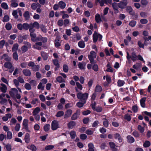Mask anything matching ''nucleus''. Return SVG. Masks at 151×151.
I'll use <instances>...</instances> for the list:
<instances>
[{"label":"nucleus","instance_id":"obj_1","mask_svg":"<svg viewBox=\"0 0 151 151\" xmlns=\"http://www.w3.org/2000/svg\"><path fill=\"white\" fill-rule=\"evenodd\" d=\"M30 35L31 37V40L33 42H36L35 44L32 46V47L38 50L42 49L41 46L42 45V43L47 42V39L46 37H43L41 36L36 37V34L34 33H30Z\"/></svg>","mask_w":151,"mask_h":151},{"label":"nucleus","instance_id":"obj_2","mask_svg":"<svg viewBox=\"0 0 151 151\" xmlns=\"http://www.w3.org/2000/svg\"><path fill=\"white\" fill-rule=\"evenodd\" d=\"M88 96V94L87 93H83L82 92L78 93L77 95V98L81 100V101L84 102V103L86 102Z\"/></svg>","mask_w":151,"mask_h":151},{"label":"nucleus","instance_id":"obj_3","mask_svg":"<svg viewBox=\"0 0 151 151\" xmlns=\"http://www.w3.org/2000/svg\"><path fill=\"white\" fill-rule=\"evenodd\" d=\"M96 56V52L93 51H91L90 52V54L88 55V58L91 64H94L96 63L94 61V59L95 58Z\"/></svg>","mask_w":151,"mask_h":151},{"label":"nucleus","instance_id":"obj_4","mask_svg":"<svg viewBox=\"0 0 151 151\" xmlns=\"http://www.w3.org/2000/svg\"><path fill=\"white\" fill-rule=\"evenodd\" d=\"M4 67L9 69V72L12 73L14 70V68L12 64L10 62L5 63L4 64Z\"/></svg>","mask_w":151,"mask_h":151},{"label":"nucleus","instance_id":"obj_5","mask_svg":"<svg viewBox=\"0 0 151 151\" xmlns=\"http://www.w3.org/2000/svg\"><path fill=\"white\" fill-rule=\"evenodd\" d=\"M127 58L128 60H129L130 58H131L133 61H135L137 60V56L135 52H132L131 56H130L128 52H127Z\"/></svg>","mask_w":151,"mask_h":151},{"label":"nucleus","instance_id":"obj_6","mask_svg":"<svg viewBox=\"0 0 151 151\" xmlns=\"http://www.w3.org/2000/svg\"><path fill=\"white\" fill-rule=\"evenodd\" d=\"M60 127L58 121L54 120L52 122L51 129L52 130H55Z\"/></svg>","mask_w":151,"mask_h":151},{"label":"nucleus","instance_id":"obj_7","mask_svg":"<svg viewBox=\"0 0 151 151\" xmlns=\"http://www.w3.org/2000/svg\"><path fill=\"white\" fill-rule=\"evenodd\" d=\"M128 1L127 0H123V1H121L118 4V6L119 7L123 9L127 5Z\"/></svg>","mask_w":151,"mask_h":151},{"label":"nucleus","instance_id":"obj_8","mask_svg":"<svg viewBox=\"0 0 151 151\" xmlns=\"http://www.w3.org/2000/svg\"><path fill=\"white\" fill-rule=\"evenodd\" d=\"M73 113L72 111L70 109H69L67 110L65 112L64 115V119H66L70 117L71 115Z\"/></svg>","mask_w":151,"mask_h":151},{"label":"nucleus","instance_id":"obj_9","mask_svg":"<svg viewBox=\"0 0 151 151\" xmlns=\"http://www.w3.org/2000/svg\"><path fill=\"white\" fill-rule=\"evenodd\" d=\"M126 10L131 15H135V12L133 11L132 8L130 6H126Z\"/></svg>","mask_w":151,"mask_h":151},{"label":"nucleus","instance_id":"obj_10","mask_svg":"<svg viewBox=\"0 0 151 151\" xmlns=\"http://www.w3.org/2000/svg\"><path fill=\"white\" fill-rule=\"evenodd\" d=\"M17 93H18V91L15 88H12L9 92L10 96L13 98H15V95Z\"/></svg>","mask_w":151,"mask_h":151},{"label":"nucleus","instance_id":"obj_11","mask_svg":"<svg viewBox=\"0 0 151 151\" xmlns=\"http://www.w3.org/2000/svg\"><path fill=\"white\" fill-rule=\"evenodd\" d=\"M1 59H4L6 61L8 62H10L11 60V58L6 54H4L1 56Z\"/></svg>","mask_w":151,"mask_h":151},{"label":"nucleus","instance_id":"obj_12","mask_svg":"<svg viewBox=\"0 0 151 151\" xmlns=\"http://www.w3.org/2000/svg\"><path fill=\"white\" fill-rule=\"evenodd\" d=\"M28 120L27 119H24L22 123V125L23 126V128L26 130H27L28 129Z\"/></svg>","mask_w":151,"mask_h":151},{"label":"nucleus","instance_id":"obj_13","mask_svg":"<svg viewBox=\"0 0 151 151\" xmlns=\"http://www.w3.org/2000/svg\"><path fill=\"white\" fill-rule=\"evenodd\" d=\"M109 145L112 150L113 151H116L117 150V146L115 145L114 143L110 142L109 143Z\"/></svg>","mask_w":151,"mask_h":151},{"label":"nucleus","instance_id":"obj_14","mask_svg":"<svg viewBox=\"0 0 151 151\" xmlns=\"http://www.w3.org/2000/svg\"><path fill=\"white\" fill-rule=\"evenodd\" d=\"M11 3L10 6L12 7H16L18 5L17 0H12L11 1Z\"/></svg>","mask_w":151,"mask_h":151},{"label":"nucleus","instance_id":"obj_15","mask_svg":"<svg viewBox=\"0 0 151 151\" xmlns=\"http://www.w3.org/2000/svg\"><path fill=\"white\" fill-rule=\"evenodd\" d=\"M113 8L114 10V12L115 14L119 12V11L118 9V4L116 3H114L112 4Z\"/></svg>","mask_w":151,"mask_h":151},{"label":"nucleus","instance_id":"obj_16","mask_svg":"<svg viewBox=\"0 0 151 151\" xmlns=\"http://www.w3.org/2000/svg\"><path fill=\"white\" fill-rule=\"evenodd\" d=\"M98 35L99 34L96 31L94 32L93 35V42H97L98 39Z\"/></svg>","mask_w":151,"mask_h":151},{"label":"nucleus","instance_id":"obj_17","mask_svg":"<svg viewBox=\"0 0 151 151\" xmlns=\"http://www.w3.org/2000/svg\"><path fill=\"white\" fill-rule=\"evenodd\" d=\"M22 72L24 75L26 76H29L31 74L30 71L28 69L24 70Z\"/></svg>","mask_w":151,"mask_h":151},{"label":"nucleus","instance_id":"obj_18","mask_svg":"<svg viewBox=\"0 0 151 151\" xmlns=\"http://www.w3.org/2000/svg\"><path fill=\"white\" fill-rule=\"evenodd\" d=\"M41 55L44 60H47L48 57V55L46 53L43 51H41Z\"/></svg>","mask_w":151,"mask_h":151},{"label":"nucleus","instance_id":"obj_19","mask_svg":"<svg viewBox=\"0 0 151 151\" xmlns=\"http://www.w3.org/2000/svg\"><path fill=\"white\" fill-rule=\"evenodd\" d=\"M24 139L25 142L27 143H28L30 141V135L29 133H27L25 134Z\"/></svg>","mask_w":151,"mask_h":151},{"label":"nucleus","instance_id":"obj_20","mask_svg":"<svg viewBox=\"0 0 151 151\" xmlns=\"http://www.w3.org/2000/svg\"><path fill=\"white\" fill-rule=\"evenodd\" d=\"M38 6L40 7L41 6V5L39 4H36V3H33L31 5L32 9L34 10H35Z\"/></svg>","mask_w":151,"mask_h":151},{"label":"nucleus","instance_id":"obj_21","mask_svg":"<svg viewBox=\"0 0 151 151\" xmlns=\"http://www.w3.org/2000/svg\"><path fill=\"white\" fill-rule=\"evenodd\" d=\"M1 87L0 88V90L3 92L5 93L7 90V88L6 86L3 84H1Z\"/></svg>","mask_w":151,"mask_h":151},{"label":"nucleus","instance_id":"obj_22","mask_svg":"<svg viewBox=\"0 0 151 151\" xmlns=\"http://www.w3.org/2000/svg\"><path fill=\"white\" fill-rule=\"evenodd\" d=\"M76 125V123L74 121H71L67 125L69 129H72Z\"/></svg>","mask_w":151,"mask_h":151},{"label":"nucleus","instance_id":"obj_23","mask_svg":"<svg viewBox=\"0 0 151 151\" xmlns=\"http://www.w3.org/2000/svg\"><path fill=\"white\" fill-rule=\"evenodd\" d=\"M95 19L97 23H99L101 21L100 15L99 14H96L95 16Z\"/></svg>","mask_w":151,"mask_h":151},{"label":"nucleus","instance_id":"obj_24","mask_svg":"<svg viewBox=\"0 0 151 151\" xmlns=\"http://www.w3.org/2000/svg\"><path fill=\"white\" fill-rule=\"evenodd\" d=\"M86 64L84 62H80L78 64V68L81 69H83L84 68Z\"/></svg>","mask_w":151,"mask_h":151},{"label":"nucleus","instance_id":"obj_25","mask_svg":"<svg viewBox=\"0 0 151 151\" xmlns=\"http://www.w3.org/2000/svg\"><path fill=\"white\" fill-rule=\"evenodd\" d=\"M128 140V142L131 143L134 142V138L131 136L129 135L127 137Z\"/></svg>","mask_w":151,"mask_h":151},{"label":"nucleus","instance_id":"obj_26","mask_svg":"<svg viewBox=\"0 0 151 151\" xmlns=\"http://www.w3.org/2000/svg\"><path fill=\"white\" fill-rule=\"evenodd\" d=\"M40 111V109L39 107H37L33 111L32 114L33 115H36L38 114Z\"/></svg>","mask_w":151,"mask_h":151},{"label":"nucleus","instance_id":"obj_27","mask_svg":"<svg viewBox=\"0 0 151 151\" xmlns=\"http://www.w3.org/2000/svg\"><path fill=\"white\" fill-rule=\"evenodd\" d=\"M88 151H94V146L93 144L92 143H90L88 144Z\"/></svg>","mask_w":151,"mask_h":151},{"label":"nucleus","instance_id":"obj_28","mask_svg":"<svg viewBox=\"0 0 151 151\" xmlns=\"http://www.w3.org/2000/svg\"><path fill=\"white\" fill-rule=\"evenodd\" d=\"M23 16L25 20H27L29 19L30 17L29 12L28 11H26L24 14Z\"/></svg>","mask_w":151,"mask_h":151},{"label":"nucleus","instance_id":"obj_29","mask_svg":"<svg viewBox=\"0 0 151 151\" xmlns=\"http://www.w3.org/2000/svg\"><path fill=\"white\" fill-rule=\"evenodd\" d=\"M125 83L124 81L119 80L117 82V86L119 87H121L123 86Z\"/></svg>","mask_w":151,"mask_h":151},{"label":"nucleus","instance_id":"obj_30","mask_svg":"<svg viewBox=\"0 0 151 151\" xmlns=\"http://www.w3.org/2000/svg\"><path fill=\"white\" fill-rule=\"evenodd\" d=\"M146 98H143L141 99L140 100V103L142 107H145V103L146 101Z\"/></svg>","mask_w":151,"mask_h":151},{"label":"nucleus","instance_id":"obj_31","mask_svg":"<svg viewBox=\"0 0 151 151\" xmlns=\"http://www.w3.org/2000/svg\"><path fill=\"white\" fill-rule=\"evenodd\" d=\"M19 47V45L17 43L14 44L12 48V51L13 52H16L17 50Z\"/></svg>","mask_w":151,"mask_h":151},{"label":"nucleus","instance_id":"obj_32","mask_svg":"<svg viewBox=\"0 0 151 151\" xmlns=\"http://www.w3.org/2000/svg\"><path fill=\"white\" fill-rule=\"evenodd\" d=\"M59 5L61 9H64L66 6L65 3L63 1H61L59 2Z\"/></svg>","mask_w":151,"mask_h":151},{"label":"nucleus","instance_id":"obj_33","mask_svg":"<svg viewBox=\"0 0 151 151\" xmlns=\"http://www.w3.org/2000/svg\"><path fill=\"white\" fill-rule=\"evenodd\" d=\"M1 6L3 9L7 10L9 9V7L7 4L5 2H3L1 4Z\"/></svg>","mask_w":151,"mask_h":151},{"label":"nucleus","instance_id":"obj_34","mask_svg":"<svg viewBox=\"0 0 151 151\" xmlns=\"http://www.w3.org/2000/svg\"><path fill=\"white\" fill-rule=\"evenodd\" d=\"M40 66L38 65H35L32 68V70L34 71H37L39 70Z\"/></svg>","mask_w":151,"mask_h":151},{"label":"nucleus","instance_id":"obj_35","mask_svg":"<svg viewBox=\"0 0 151 151\" xmlns=\"http://www.w3.org/2000/svg\"><path fill=\"white\" fill-rule=\"evenodd\" d=\"M141 67V64L139 63H137L136 64L134 65L133 66V68L136 70H139Z\"/></svg>","mask_w":151,"mask_h":151},{"label":"nucleus","instance_id":"obj_36","mask_svg":"<svg viewBox=\"0 0 151 151\" xmlns=\"http://www.w3.org/2000/svg\"><path fill=\"white\" fill-rule=\"evenodd\" d=\"M78 45L80 48H84L85 47V45L84 41H81L78 42Z\"/></svg>","mask_w":151,"mask_h":151},{"label":"nucleus","instance_id":"obj_37","mask_svg":"<svg viewBox=\"0 0 151 151\" xmlns=\"http://www.w3.org/2000/svg\"><path fill=\"white\" fill-rule=\"evenodd\" d=\"M5 27L7 30H10L12 29V25L10 23H6Z\"/></svg>","mask_w":151,"mask_h":151},{"label":"nucleus","instance_id":"obj_38","mask_svg":"<svg viewBox=\"0 0 151 151\" xmlns=\"http://www.w3.org/2000/svg\"><path fill=\"white\" fill-rule=\"evenodd\" d=\"M64 112L62 111H58L56 115V116L57 117H60L63 116L64 114Z\"/></svg>","mask_w":151,"mask_h":151},{"label":"nucleus","instance_id":"obj_39","mask_svg":"<svg viewBox=\"0 0 151 151\" xmlns=\"http://www.w3.org/2000/svg\"><path fill=\"white\" fill-rule=\"evenodd\" d=\"M86 103H84V102H78L76 103V105L79 108H81Z\"/></svg>","mask_w":151,"mask_h":151},{"label":"nucleus","instance_id":"obj_40","mask_svg":"<svg viewBox=\"0 0 151 151\" xmlns=\"http://www.w3.org/2000/svg\"><path fill=\"white\" fill-rule=\"evenodd\" d=\"M56 80L58 82L60 83L65 82V80L63 79L62 77L60 76L56 78Z\"/></svg>","mask_w":151,"mask_h":151},{"label":"nucleus","instance_id":"obj_41","mask_svg":"<svg viewBox=\"0 0 151 151\" xmlns=\"http://www.w3.org/2000/svg\"><path fill=\"white\" fill-rule=\"evenodd\" d=\"M44 130L45 132L48 131L50 128V125L49 124H46L44 127Z\"/></svg>","mask_w":151,"mask_h":151},{"label":"nucleus","instance_id":"obj_42","mask_svg":"<svg viewBox=\"0 0 151 151\" xmlns=\"http://www.w3.org/2000/svg\"><path fill=\"white\" fill-rule=\"evenodd\" d=\"M136 23V21L132 20L129 22V25L132 27H134L135 26Z\"/></svg>","mask_w":151,"mask_h":151},{"label":"nucleus","instance_id":"obj_43","mask_svg":"<svg viewBox=\"0 0 151 151\" xmlns=\"http://www.w3.org/2000/svg\"><path fill=\"white\" fill-rule=\"evenodd\" d=\"M28 48L25 45L22 46L21 48L22 53H24L26 52L28 50Z\"/></svg>","mask_w":151,"mask_h":151},{"label":"nucleus","instance_id":"obj_44","mask_svg":"<svg viewBox=\"0 0 151 151\" xmlns=\"http://www.w3.org/2000/svg\"><path fill=\"white\" fill-rule=\"evenodd\" d=\"M95 91L96 92H101L102 91L101 87L99 85H97L95 88Z\"/></svg>","mask_w":151,"mask_h":151},{"label":"nucleus","instance_id":"obj_45","mask_svg":"<svg viewBox=\"0 0 151 151\" xmlns=\"http://www.w3.org/2000/svg\"><path fill=\"white\" fill-rule=\"evenodd\" d=\"M137 129L141 133H143L145 130L144 128L142 127L140 125H138V126Z\"/></svg>","mask_w":151,"mask_h":151},{"label":"nucleus","instance_id":"obj_46","mask_svg":"<svg viewBox=\"0 0 151 151\" xmlns=\"http://www.w3.org/2000/svg\"><path fill=\"white\" fill-rule=\"evenodd\" d=\"M70 135L72 139L74 138L76 136V133L74 131H72L70 133Z\"/></svg>","mask_w":151,"mask_h":151},{"label":"nucleus","instance_id":"obj_47","mask_svg":"<svg viewBox=\"0 0 151 151\" xmlns=\"http://www.w3.org/2000/svg\"><path fill=\"white\" fill-rule=\"evenodd\" d=\"M24 88L27 90H30L31 89V87L30 84L26 83L24 85Z\"/></svg>","mask_w":151,"mask_h":151},{"label":"nucleus","instance_id":"obj_48","mask_svg":"<svg viewBox=\"0 0 151 151\" xmlns=\"http://www.w3.org/2000/svg\"><path fill=\"white\" fill-rule=\"evenodd\" d=\"M12 14L15 19H17L18 18V16L17 15V10L13 11L12 12Z\"/></svg>","mask_w":151,"mask_h":151},{"label":"nucleus","instance_id":"obj_49","mask_svg":"<svg viewBox=\"0 0 151 151\" xmlns=\"http://www.w3.org/2000/svg\"><path fill=\"white\" fill-rule=\"evenodd\" d=\"M17 122L16 119L14 118H12L10 121V125L13 126Z\"/></svg>","mask_w":151,"mask_h":151},{"label":"nucleus","instance_id":"obj_50","mask_svg":"<svg viewBox=\"0 0 151 151\" xmlns=\"http://www.w3.org/2000/svg\"><path fill=\"white\" fill-rule=\"evenodd\" d=\"M63 71L65 73H67L68 70V65L65 64L63 66Z\"/></svg>","mask_w":151,"mask_h":151},{"label":"nucleus","instance_id":"obj_51","mask_svg":"<svg viewBox=\"0 0 151 151\" xmlns=\"http://www.w3.org/2000/svg\"><path fill=\"white\" fill-rule=\"evenodd\" d=\"M53 63L55 65L57 68L59 67V64L58 63V60L57 59H55L53 60Z\"/></svg>","mask_w":151,"mask_h":151},{"label":"nucleus","instance_id":"obj_52","mask_svg":"<svg viewBox=\"0 0 151 151\" xmlns=\"http://www.w3.org/2000/svg\"><path fill=\"white\" fill-rule=\"evenodd\" d=\"M150 145V142L148 141H146L143 144V146L145 147H149Z\"/></svg>","mask_w":151,"mask_h":151},{"label":"nucleus","instance_id":"obj_53","mask_svg":"<svg viewBox=\"0 0 151 151\" xmlns=\"http://www.w3.org/2000/svg\"><path fill=\"white\" fill-rule=\"evenodd\" d=\"M9 17L7 15H5L3 19V22H5L8 21L9 20Z\"/></svg>","mask_w":151,"mask_h":151},{"label":"nucleus","instance_id":"obj_54","mask_svg":"<svg viewBox=\"0 0 151 151\" xmlns=\"http://www.w3.org/2000/svg\"><path fill=\"white\" fill-rule=\"evenodd\" d=\"M124 118L125 119H126L128 121H130L131 119V116L128 114H127L125 115Z\"/></svg>","mask_w":151,"mask_h":151},{"label":"nucleus","instance_id":"obj_55","mask_svg":"<svg viewBox=\"0 0 151 151\" xmlns=\"http://www.w3.org/2000/svg\"><path fill=\"white\" fill-rule=\"evenodd\" d=\"M20 127V124L19 123H17L14 127V129L16 131L18 132L19 130Z\"/></svg>","mask_w":151,"mask_h":151},{"label":"nucleus","instance_id":"obj_56","mask_svg":"<svg viewBox=\"0 0 151 151\" xmlns=\"http://www.w3.org/2000/svg\"><path fill=\"white\" fill-rule=\"evenodd\" d=\"M29 27V24L27 23H25L23 24V28L25 30H28Z\"/></svg>","mask_w":151,"mask_h":151},{"label":"nucleus","instance_id":"obj_57","mask_svg":"<svg viewBox=\"0 0 151 151\" xmlns=\"http://www.w3.org/2000/svg\"><path fill=\"white\" fill-rule=\"evenodd\" d=\"M54 146L53 145H49L45 147V150H51L53 149Z\"/></svg>","mask_w":151,"mask_h":151},{"label":"nucleus","instance_id":"obj_58","mask_svg":"<svg viewBox=\"0 0 151 151\" xmlns=\"http://www.w3.org/2000/svg\"><path fill=\"white\" fill-rule=\"evenodd\" d=\"M7 139H11L12 138V134L11 132L8 131L7 133Z\"/></svg>","mask_w":151,"mask_h":151},{"label":"nucleus","instance_id":"obj_59","mask_svg":"<svg viewBox=\"0 0 151 151\" xmlns=\"http://www.w3.org/2000/svg\"><path fill=\"white\" fill-rule=\"evenodd\" d=\"M37 88L39 89H41V90H43L44 89V86L42 85V83H40L37 86Z\"/></svg>","mask_w":151,"mask_h":151},{"label":"nucleus","instance_id":"obj_60","mask_svg":"<svg viewBox=\"0 0 151 151\" xmlns=\"http://www.w3.org/2000/svg\"><path fill=\"white\" fill-rule=\"evenodd\" d=\"M78 116L75 113H74L72 115L71 117V119L72 120H76L77 119Z\"/></svg>","mask_w":151,"mask_h":151},{"label":"nucleus","instance_id":"obj_61","mask_svg":"<svg viewBox=\"0 0 151 151\" xmlns=\"http://www.w3.org/2000/svg\"><path fill=\"white\" fill-rule=\"evenodd\" d=\"M105 120L103 121V124L106 127H107L109 126V122L107 119H105Z\"/></svg>","mask_w":151,"mask_h":151},{"label":"nucleus","instance_id":"obj_62","mask_svg":"<svg viewBox=\"0 0 151 151\" xmlns=\"http://www.w3.org/2000/svg\"><path fill=\"white\" fill-rule=\"evenodd\" d=\"M55 46L56 47H58L60 46V44L58 39H56L55 40Z\"/></svg>","mask_w":151,"mask_h":151},{"label":"nucleus","instance_id":"obj_63","mask_svg":"<svg viewBox=\"0 0 151 151\" xmlns=\"http://www.w3.org/2000/svg\"><path fill=\"white\" fill-rule=\"evenodd\" d=\"M29 149L32 151H36L37 150L36 147L33 145H31Z\"/></svg>","mask_w":151,"mask_h":151},{"label":"nucleus","instance_id":"obj_64","mask_svg":"<svg viewBox=\"0 0 151 151\" xmlns=\"http://www.w3.org/2000/svg\"><path fill=\"white\" fill-rule=\"evenodd\" d=\"M76 85L77 86V88L79 89L80 90H81L82 89L83 87L81 85L79 82H76Z\"/></svg>","mask_w":151,"mask_h":151}]
</instances>
